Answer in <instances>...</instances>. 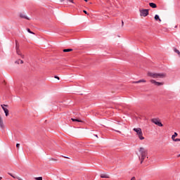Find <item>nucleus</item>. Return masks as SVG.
<instances>
[{
    "label": "nucleus",
    "instance_id": "obj_2",
    "mask_svg": "<svg viewBox=\"0 0 180 180\" xmlns=\"http://www.w3.org/2000/svg\"><path fill=\"white\" fill-rule=\"evenodd\" d=\"M148 77L151 78H165V74L164 73H154L149 72H148Z\"/></svg>",
    "mask_w": 180,
    "mask_h": 180
},
{
    "label": "nucleus",
    "instance_id": "obj_30",
    "mask_svg": "<svg viewBox=\"0 0 180 180\" xmlns=\"http://www.w3.org/2000/svg\"><path fill=\"white\" fill-rule=\"evenodd\" d=\"M124 25V22H123V20H122V27H123Z\"/></svg>",
    "mask_w": 180,
    "mask_h": 180
},
{
    "label": "nucleus",
    "instance_id": "obj_33",
    "mask_svg": "<svg viewBox=\"0 0 180 180\" xmlns=\"http://www.w3.org/2000/svg\"><path fill=\"white\" fill-rule=\"evenodd\" d=\"M20 64H23V60H20Z\"/></svg>",
    "mask_w": 180,
    "mask_h": 180
},
{
    "label": "nucleus",
    "instance_id": "obj_17",
    "mask_svg": "<svg viewBox=\"0 0 180 180\" xmlns=\"http://www.w3.org/2000/svg\"><path fill=\"white\" fill-rule=\"evenodd\" d=\"M70 51H72V49H63V53H70Z\"/></svg>",
    "mask_w": 180,
    "mask_h": 180
},
{
    "label": "nucleus",
    "instance_id": "obj_25",
    "mask_svg": "<svg viewBox=\"0 0 180 180\" xmlns=\"http://www.w3.org/2000/svg\"><path fill=\"white\" fill-rule=\"evenodd\" d=\"M112 130H114V131H116L117 133H122V131H119V130H115V129H112Z\"/></svg>",
    "mask_w": 180,
    "mask_h": 180
},
{
    "label": "nucleus",
    "instance_id": "obj_12",
    "mask_svg": "<svg viewBox=\"0 0 180 180\" xmlns=\"http://www.w3.org/2000/svg\"><path fill=\"white\" fill-rule=\"evenodd\" d=\"M141 82H147V81L143 79L139 81L133 82L132 84H140Z\"/></svg>",
    "mask_w": 180,
    "mask_h": 180
},
{
    "label": "nucleus",
    "instance_id": "obj_32",
    "mask_svg": "<svg viewBox=\"0 0 180 180\" xmlns=\"http://www.w3.org/2000/svg\"><path fill=\"white\" fill-rule=\"evenodd\" d=\"M52 161H57V159L52 158Z\"/></svg>",
    "mask_w": 180,
    "mask_h": 180
},
{
    "label": "nucleus",
    "instance_id": "obj_3",
    "mask_svg": "<svg viewBox=\"0 0 180 180\" xmlns=\"http://www.w3.org/2000/svg\"><path fill=\"white\" fill-rule=\"evenodd\" d=\"M15 50L18 56H20L21 58H25V55L22 54L20 49H19V43H18V40H15Z\"/></svg>",
    "mask_w": 180,
    "mask_h": 180
},
{
    "label": "nucleus",
    "instance_id": "obj_39",
    "mask_svg": "<svg viewBox=\"0 0 180 180\" xmlns=\"http://www.w3.org/2000/svg\"><path fill=\"white\" fill-rule=\"evenodd\" d=\"M1 179H2V177L0 176V180H1Z\"/></svg>",
    "mask_w": 180,
    "mask_h": 180
},
{
    "label": "nucleus",
    "instance_id": "obj_6",
    "mask_svg": "<svg viewBox=\"0 0 180 180\" xmlns=\"http://www.w3.org/2000/svg\"><path fill=\"white\" fill-rule=\"evenodd\" d=\"M1 106L3 109V110L4 111L6 116H9V110H8V108H5V106L8 107V105L3 104V105H1Z\"/></svg>",
    "mask_w": 180,
    "mask_h": 180
},
{
    "label": "nucleus",
    "instance_id": "obj_20",
    "mask_svg": "<svg viewBox=\"0 0 180 180\" xmlns=\"http://www.w3.org/2000/svg\"><path fill=\"white\" fill-rule=\"evenodd\" d=\"M27 32H28V33H30L31 34H34V32H32L29 28L27 29Z\"/></svg>",
    "mask_w": 180,
    "mask_h": 180
},
{
    "label": "nucleus",
    "instance_id": "obj_1",
    "mask_svg": "<svg viewBox=\"0 0 180 180\" xmlns=\"http://www.w3.org/2000/svg\"><path fill=\"white\" fill-rule=\"evenodd\" d=\"M139 153L141 156H139V161H141V164H143V161L146 160V157H147L148 152L144 148H139Z\"/></svg>",
    "mask_w": 180,
    "mask_h": 180
},
{
    "label": "nucleus",
    "instance_id": "obj_27",
    "mask_svg": "<svg viewBox=\"0 0 180 180\" xmlns=\"http://www.w3.org/2000/svg\"><path fill=\"white\" fill-rule=\"evenodd\" d=\"M68 2H70L71 4H75V2H74V0H68Z\"/></svg>",
    "mask_w": 180,
    "mask_h": 180
},
{
    "label": "nucleus",
    "instance_id": "obj_40",
    "mask_svg": "<svg viewBox=\"0 0 180 180\" xmlns=\"http://www.w3.org/2000/svg\"><path fill=\"white\" fill-rule=\"evenodd\" d=\"M96 136V137H98V135H95Z\"/></svg>",
    "mask_w": 180,
    "mask_h": 180
},
{
    "label": "nucleus",
    "instance_id": "obj_29",
    "mask_svg": "<svg viewBox=\"0 0 180 180\" xmlns=\"http://www.w3.org/2000/svg\"><path fill=\"white\" fill-rule=\"evenodd\" d=\"M83 12H84V13H85L86 15H89V14H88V12H86V11L84 10Z\"/></svg>",
    "mask_w": 180,
    "mask_h": 180
},
{
    "label": "nucleus",
    "instance_id": "obj_14",
    "mask_svg": "<svg viewBox=\"0 0 180 180\" xmlns=\"http://www.w3.org/2000/svg\"><path fill=\"white\" fill-rule=\"evenodd\" d=\"M149 6H150V8H157V4H155V3H149Z\"/></svg>",
    "mask_w": 180,
    "mask_h": 180
},
{
    "label": "nucleus",
    "instance_id": "obj_24",
    "mask_svg": "<svg viewBox=\"0 0 180 180\" xmlns=\"http://www.w3.org/2000/svg\"><path fill=\"white\" fill-rule=\"evenodd\" d=\"M19 147H20V143H17L16 144V148H18V150H19Z\"/></svg>",
    "mask_w": 180,
    "mask_h": 180
},
{
    "label": "nucleus",
    "instance_id": "obj_21",
    "mask_svg": "<svg viewBox=\"0 0 180 180\" xmlns=\"http://www.w3.org/2000/svg\"><path fill=\"white\" fill-rule=\"evenodd\" d=\"M8 175H10V176H12V178H14V179H16V176H13V174H12L11 173H8Z\"/></svg>",
    "mask_w": 180,
    "mask_h": 180
},
{
    "label": "nucleus",
    "instance_id": "obj_7",
    "mask_svg": "<svg viewBox=\"0 0 180 180\" xmlns=\"http://www.w3.org/2000/svg\"><path fill=\"white\" fill-rule=\"evenodd\" d=\"M150 82L151 84H154V85H156V86H161V85H164V82H157L154 79H151Z\"/></svg>",
    "mask_w": 180,
    "mask_h": 180
},
{
    "label": "nucleus",
    "instance_id": "obj_11",
    "mask_svg": "<svg viewBox=\"0 0 180 180\" xmlns=\"http://www.w3.org/2000/svg\"><path fill=\"white\" fill-rule=\"evenodd\" d=\"M0 128L4 130L5 129V124H4V120H0Z\"/></svg>",
    "mask_w": 180,
    "mask_h": 180
},
{
    "label": "nucleus",
    "instance_id": "obj_4",
    "mask_svg": "<svg viewBox=\"0 0 180 180\" xmlns=\"http://www.w3.org/2000/svg\"><path fill=\"white\" fill-rule=\"evenodd\" d=\"M151 122L152 123H154L157 126H159V127H162V126H164L161 121L158 120L157 118L152 119Z\"/></svg>",
    "mask_w": 180,
    "mask_h": 180
},
{
    "label": "nucleus",
    "instance_id": "obj_31",
    "mask_svg": "<svg viewBox=\"0 0 180 180\" xmlns=\"http://www.w3.org/2000/svg\"><path fill=\"white\" fill-rule=\"evenodd\" d=\"M117 124H120V122L117 121Z\"/></svg>",
    "mask_w": 180,
    "mask_h": 180
},
{
    "label": "nucleus",
    "instance_id": "obj_10",
    "mask_svg": "<svg viewBox=\"0 0 180 180\" xmlns=\"http://www.w3.org/2000/svg\"><path fill=\"white\" fill-rule=\"evenodd\" d=\"M20 18H21L22 19H27V20H30V19L27 18V16L25 15V14L23 13L20 14Z\"/></svg>",
    "mask_w": 180,
    "mask_h": 180
},
{
    "label": "nucleus",
    "instance_id": "obj_35",
    "mask_svg": "<svg viewBox=\"0 0 180 180\" xmlns=\"http://www.w3.org/2000/svg\"><path fill=\"white\" fill-rule=\"evenodd\" d=\"M60 2H64V1H65V0H60Z\"/></svg>",
    "mask_w": 180,
    "mask_h": 180
},
{
    "label": "nucleus",
    "instance_id": "obj_9",
    "mask_svg": "<svg viewBox=\"0 0 180 180\" xmlns=\"http://www.w3.org/2000/svg\"><path fill=\"white\" fill-rule=\"evenodd\" d=\"M72 122H78L79 123H84V121L80 120L79 118H71Z\"/></svg>",
    "mask_w": 180,
    "mask_h": 180
},
{
    "label": "nucleus",
    "instance_id": "obj_13",
    "mask_svg": "<svg viewBox=\"0 0 180 180\" xmlns=\"http://www.w3.org/2000/svg\"><path fill=\"white\" fill-rule=\"evenodd\" d=\"M100 176L101 178H107V179L110 178V176H109V174H101Z\"/></svg>",
    "mask_w": 180,
    "mask_h": 180
},
{
    "label": "nucleus",
    "instance_id": "obj_18",
    "mask_svg": "<svg viewBox=\"0 0 180 180\" xmlns=\"http://www.w3.org/2000/svg\"><path fill=\"white\" fill-rule=\"evenodd\" d=\"M178 136V133L174 132V135L172 136V139L174 140L175 137Z\"/></svg>",
    "mask_w": 180,
    "mask_h": 180
},
{
    "label": "nucleus",
    "instance_id": "obj_38",
    "mask_svg": "<svg viewBox=\"0 0 180 180\" xmlns=\"http://www.w3.org/2000/svg\"><path fill=\"white\" fill-rule=\"evenodd\" d=\"M176 27H178V26H177V25H176V26H175V28H176Z\"/></svg>",
    "mask_w": 180,
    "mask_h": 180
},
{
    "label": "nucleus",
    "instance_id": "obj_37",
    "mask_svg": "<svg viewBox=\"0 0 180 180\" xmlns=\"http://www.w3.org/2000/svg\"><path fill=\"white\" fill-rule=\"evenodd\" d=\"M85 1V2H88V0H84Z\"/></svg>",
    "mask_w": 180,
    "mask_h": 180
},
{
    "label": "nucleus",
    "instance_id": "obj_23",
    "mask_svg": "<svg viewBox=\"0 0 180 180\" xmlns=\"http://www.w3.org/2000/svg\"><path fill=\"white\" fill-rule=\"evenodd\" d=\"M20 62V59L15 60V64H19Z\"/></svg>",
    "mask_w": 180,
    "mask_h": 180
},
{
    "label": "nucleus",
    "instance_id": "obj_5",
    "mask_svg": "<svg viewBox=\"0 0 180 180\" xmlns=\"http://www.w3.org/2000/svg\"><path fill=\"white\" fill-rule=\"evenodd\" d=\"M148 9L140 10V15L143 16V18H146V16H148Z\"/></svg>",
    "mask_w": 180,
    "mask_h": 180
},
{
    "label": "nucleus",
    "instance_id": "obj_36",
    "mask_svg": "<svg viewBox=\"0 0 180 180\" xmlns=\"http://www.w3.org/2000/svg\"><path fill=\"white\" fill-rule=\"evenodd\" d=\"M177 157H178V158H179V157H180V154H179V155H177Z\"/></svg>",
    "mask_w": 180,
    "mask_h": 180
},
{
    "label": "nucleus",
    "instance_id": "obj_19",
    "mask_svg": "<svg viewBox=\"0 0 180 180\" xmlns=\"http://www.w3.org/2000/svg\"><path fill=\"white\" fill-rule=\"evenodd\" d=\"M174 51L175 53H178L179 56H180V51H179V50H178V49H176V48H174Z\"/></svg>",
    "mask_w": 180,
    "mask_h": 180
},
{
    "label": "nucleus",
    "instance_id": "obj_26",
    "mask_svg": "<svg viewBox=\"0 0 180 180\" xmlns=\"http://www.w3.org/2000/svg\"><path fill=\"white\" fill-rule=\"evenodd\" d=\"M173 141H180V139H173Z\"/></svg>",
    "mask_w": 180,
    "mask_h": 180
},
{
    "label": "nucleus",
    "instance_id": "obj_34",
    "mask_svg": "<svg viewBox=\"0 0 180 180\" xmlns=\"http://www.w3.org/2000/svg\"><path fill=\"white\" fill-rule=\"evenodd\" d=\"M63 158H68V157H66V156H63Z\"/></svg>",
    "mask_w": 180,
    "mask_h": 180
},
{
    "label": "nucleus",
    "instance_id": "obj_15",
    "mask_svg": "<svg viewBox=\"0 0 180 180\" xmlns=\"http://www.w3.org/2000/svg\"><path fill=\"white\" fill-rule=\"evenodd\" d=\"M139 140H144V136H143V132L138 134Z\"/></svg>",
    "mask_w": 180,
    "mask_h": 180
},
{
    "label": "nucleus",
    "instance_id": "obj_16",
    "mask_svg": "<svg viewBox=\"0 0 180 180\" xmlns=\"http://www.w3.org/2000/svg\"><path fill=\"white\" fill-rule=\"evenodd\" d=\"M155 20H159V22H161V18H160V15L156 14L155 15Z\"/></svg>",
    "mask_w": 180,
    "mask_h": 180
},
{
    "label": "nucleus",
    "instance_id": "obj_28",
    "mask_svg": "<svg viewBox=\"0 0 180 180\" xmlns=\"http://www.w3.org/2000/svg\"><path fill=\"white\" fill-rule=\"evenodd\" d=\"M54 78H56V79L60 80V77H58V76H55Z\"/></svg>",
    "mask_w": 180,
    "mask_h": 180
},
{
    "label": "nucleus",
    "instance_id": "obj_22",
    "mask_svg": "<svg viewBox=\"0 0 180 180\" xmlns=\"http://www.w3.org/2000/svg\"><path fill=\"white\" fill-rule=\"evenodd\" d=\"M36 180H43V177L39 176V177H35Z\"/></svg>",
    "mask_w": 180,
    "mask_h": 180
},
{
    "label": "nucleus",
    "instance_id": "obj_8",
    "mask_svg": "<svg viewBox=\"0 0 180 180\" xmlns=\"http://www.w3.org/2000/svg\"><path fill=\"white\" fill-rule=\"evenodd\" d=\"M134 131H135L137 135L139 136V134H141V133L143 132V131H141V128H134L133 129Z\"/></svg>",
    "mask_w": 180,
    "mask_h": 180
}]
</instances>
